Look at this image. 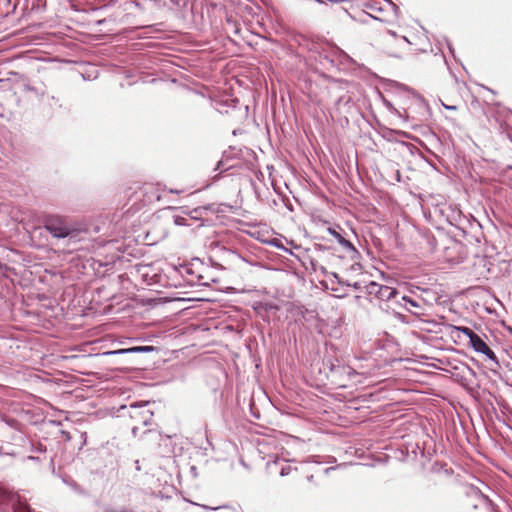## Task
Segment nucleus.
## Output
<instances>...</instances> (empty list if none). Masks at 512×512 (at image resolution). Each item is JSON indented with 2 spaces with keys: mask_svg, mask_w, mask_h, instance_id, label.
<instances>
[{
  "mask_svg": "<svg viewBox=\"0 0 512 512\" xmlns=\"http://www.w3.org/2000/svg\"><path fill=\"white\" fill-rule=\"evenodd\" d=\"M43 227L52 237L57 239L73 237L78 232V229L71 220L59 215H48L44 217Z\"/></svg>",
  "mask_w": 512,
  "mask_h": 512,
  "instance_id": "nucleus-1",
  "label": "nucleus"
},
{
  "mask_svg": "<svg viewBox=\"0 0 512 512\" xmlns=\"http://www.w3.org/2000/svg\"><path fill=\"white\" fill-rule=\"evenodd\" d=\"M366 7L381 15L372 16L379 21L392 22L398 17L399 8L391 0H371L366 4Z\"/></svg>",
  "mask_w": 512,
  "mask_h": 512,
  "instance_id": "nucleus-2",
  "label": "nucleus"
},
{
  "mask_svg": "<svg viewBox=\"0 0 512 512\" xmlns=\"http://www.w3.org/2000/svg\"><path fill=\"white\" fill-rule=\"evenodd\" d=\"M150 406V402H135L130 404V418L135 422H140L143 426H149L152 424L153 412L150 408H146L143 411H139L142 407Z\"/></svg>",
  "mask_w": 512,
  "mask_h": 512,
  "instance_id": "nucleus-3",
  "label": "nucleus"
},
{
  "mask_svg": "<svg viewBox=\"0 0 512 512\" xmlns=\"http://www.w3.org/2000/svg\"><path fill=\"white\" fill-rule=\"evenodd\" d=\"M130 276H132L134 280H141L143 283L151 285L155 274H152L151 265L135 264L130 266Z\"/></svg>",
  "mask_w": 512,
  "mask_h": 512,
  "instance_id": "nucleus-4",
  "label": "nucleus"
},
{
  "mask_svg": "<svg viewBox=\"0 0 512 512\" xmlns=\"http://www.w3.org/2000/svg\"><path fill=\"white\" fill-rule=\"evenodd\" d=\"M470 346L477 352L485 355L488 359L498 364L496 354L490 349L486 342L478 335L475 334L469 341Z\"/></svg>",
  "mask_w": 512,
  "mask_h": 512,
  "instance_id": "nucleus-5",
  "label": "nucleus"
},
{
  "mask_svg": "<svg viewBox=\"0 0 512 512\" xmlns=\"http://www.w3.org/2000/svg\"><path fill=\"white\" fill-rule=\"evenodd\" d=\"M397 303L399 306L403 307L406 311L413 315L420 316L424 314L423 305L408 296H402L401 300L397 301Z\"/></svg>",
  "mask_w": 512,
  "mask_h": 512,
  "instance_id": "nucleus-6",
  "label": "nucleus"
},
{
  "mask_svg": "<svg viewBox=\"0 0 512 512\" xmlns=\"http://www.w3.org/2000/svg\"><path fill=\"white\" fill-rule=\"evenodd\" d=\"M152 364V360L148 356L138 359L137 355H130V373L132 371L146 370Z\"/></svg>",
  "mask_w": 512,
  "mask_h": 512,
  "instance_id": "nucleus-7",
  "label": "nucleus"
},
{
  "mask_svg": "<svg viewBox=\"0 0 512 512\" xmlns=\"http://www.w3.org/2000/svg\"><path fill=\"white\" fill-rule=\"evenodd\" d=\"M398 295V291L395 288L381 285L377 290V298L382 301H388L395 298Z\"/></svg>",
  "mask_w": 512,
  "mask_h": 512,
  "instance_id": "nucleus-8",
  "label": "nucleus"
},
{
  "mask_svg": "<svg viewBox=\"0 0 512 512\" xmlns=\"http://www.w3.org/2000/svg\"><path fill=\"white\" fill-rule=\"evenodd\" d=\"M329 233L331 235H333L335 237V239L337 240V242L344 248L346 249L347 251H350L352 252L353 254H357V250L355 249V247L353 246V244L346 240L340 233H338L336 230L332 229V228H329L328 229Z\"/></svg>",
  "mask_w": 512,
  "mask_h": 512,
  "instance_id": "nucleus-9",
  "label": "nucleus"
},
{
  "mask_svg": "<svg viewBox=\"0 0 512 512\" xmlns=\"http://www.w3.org/2000/svg\"><path fill=\"white\" fill-rule=\"evenodd\" d=\"M132 232H133V240L136 243H142L145 245L152 244V242H150V239H149V230L148 229H143L140 231V230L136 229L135 226H133Z\"/></svg>",
  "mask_w": 512,
  "mask_h": 512,
  "instance_id": "nucleus-10",
  "label": "nucleus"
},
{
  "mask_svg": "<svg viewBox=\"0 0 512 512\" xmlns=\"http://www.w3.org/2000/svg\"><path fill=\"white\" fill-rule=\"evenodd\" d=\"M135 7L141 12L151 10L154 6L153 0H130V8Z\"/></svg>",
  "mask_w": 512,
  "mask_h": 512,
  "instance_id": "nucleus-11",
  "label": "nucleus"
},
{
  "mask_svg": "<svg viewBox=\"0 0 512 512\" xmlns=\"http://www.w3.org/2000/svg\"><path fill=\"white\" fill-rule=\"evenodd\" d=\"M157 348L154 346H139V345H130V355H138L140 353H151L156 351Z\"/></svg>",
  "mask_w": 512,
  "mask_h": 512,
  "instance_id": "nucleus-12",
  "label": "nucleus"
},
{
  "mask_svg": "<svg viewBox=\"0 0 512 512\" xmlns=\"http://www.w3.org/2000/svg\"><path fill=\"white\" fill-rule=\"evenodd\" d=\"M126 409V404H120L119 406H112L109 408V413L113 417H119L121 416V411Z\"/></svg>",
  "mask_w": 512,
  "mask_h": 512,
  "instance_id": "nucleus-13",
  "label": "nucleus"
},
{
  "mask_svg": "<svg viewBox=\"0 0 512 512\" xmlns=\"http://www.w3.org/2000/svg\"><path fill=\"white\" fill-rule=\"evenodd\" d=\"M381 285L374 282V281H371L369 284L366 285V292L370 295H375L377 297V290L378 288H380Z\"/></svg>",
  "mask_w": 512,
  "mask_h": 512,
  "instance_id": "nucleus-14",
  "label": "nucleus"
},
{
  "mask_svg": "<svg viewBox=\"0 0 512 512\" xmlns=\"http://www.w3.org/2000/svg\"><path fill=\"white\" fill-rule=\"evenodd\" d=\"M332 276L337 280L338 284H340V285H347V286H351V284H350V283H348V282H344L342 279H340L337 273H332ZM352 287H353L355 290H360V289H361V285H360V283H359V282H355L354 284H352Z\"/></svg>",
  "mask_w": 512,
  "mask_h": 512,
  "instance_id": "nucleus-15",
  "label": "nucleus"
},
{
  "mask_svg": "<svg viewBox=\"0 0 512 512\" xmlns=\"http://www.w3.org/2000/svg\"><path fill=\"white\" fill-rule=\"evenodd\" d=\"M457 330H459L464 335H466L469 338V341L476 334L472 329H470L468 327H457Z\"/></svg>",
  "mask_w": 512,
  "mask_h": 512,
  "instance_id": "nucleus-16",
  "label": "nucleus"
},
{
  "mask_svg": "<svg viewBox=\"0 0 512 512\" xmlns=\"http://www.w3.org/2000/svg\"><path fill=\"white\" fill-rule=\"evenodd\" d=\"M264 308L266 312H276L279 310V306L275 303H266Z\"/></svg>",
  "mask_w": 512,
  "mask_h": 512,
  "instance_id": "nucleus-17",
  "label": "nucleus"
},
{
  "mask_svg": "<svg viewBox=\"0 0 512 512\" xmlns=\"http://www.w3.org/2000/svg\"><path fill=\"white\" fill-rule=\"evenodd\" d=\"M471 493L474 495H479L484 501L489 502L488 497L484 495L478 488L471 487Z\"/></svg>",
  "mask_w": 512,
  "mask_h": 512,
  "instance_id": "nucleus-18",
  "label": "nucleus"
},
{
  "mask_svg": "<svg viewBox=\"0 0 512 512\" xmlns=\"http://www.w3.org/2000/svg\"><path fill=\"white\" fill-rule=\"evenodd\" d=\"M272 244L277 247L278 249H282L284 250L285 252H288L289 254H292V252L290 250H288L287 248H285L279 240L275 239Z\"/></svg>",
  "mask_w": 512,
  "mask_h": 512,
  "instance_id": "nucleus-19",
  "label": "nucleus"
},
{
  "mask_svg": "<svg viewBox=\"0 0 512 512\" xmlns=\"http://www.w3.org/2000/svg\"><path fill=\"white\" fill-rule=\"evenodd\" d=\"M290 466H285V467H282L281 471H280V475L281 476H286L290 473Z\"/></svg>",
  "mask_w": 512,
  "mask_h": 512,
  "instance_id": "nucleus-20",
  "label": "nucleus"
},
{
  "mask_svg": "<svg viewBox=\"0 0 512 512\" xmlns=\"http://www.w3.org/2000/svg\"><path fill=\"white\" fill-rule=\"evenodd\" d=\"M117 73L119 75H122L125 79L128 78V70H126L125 68L118 69Z\"/></svg>",
  "mask_w": 512,
  "mask_h": 512,
  "instance_id": "nucleus-21",
  "label": "nucleus"
},
{
  "mask_svg": "<svg viewBox=\"0 0 512 512\" xmlns=\"http://www.w3.org/2000/svg\"><path fill=\"white\" fill-rule=\"evenodd\" d=\"M350 101V98H345L344 96H341L338 98L336 105L339 106L342 102L348 103Z\"/></svg>",
  "mask_w": 512,
  "mask_h": 512,
  "instance_id": "nucleus-22",
  "label": "nucleus"
},
{
  "mask_svg": "<svg viewBox=\"0 0 512 512\" xmlns=\"http://www.w3.org/2000/svg\"><path fill=\"white\" fill-rule=\"evenodd\" d=\"M131 430H132L133 435H134V436H137V435H138V432H139V430H140V427H139L138 425L134 424V425L132 426Z\"/></svg>",
  "mask_w": 512,
  "mask_h": 512,
  "instance_id": "nucleus-23",
  "label": "nucleus"
},
{
  "mask_svg": "<svg viewBox=\"0 0 512 512\" xmlns=\"http://www.w3.org/2000/svg\"><path fill=\"white\" fill-rule=\"evenodd\" d=\"M202 507L206 510H217V509H221V508H228L227 506H221V507H215V508H212V507H209V506H206V505H202Z\"/></svg>",
  "mask_w": 512,
  "mask_h": 512,
  "instance_id": "nucleus-24",
  "label": "nucleus"
},
{
  "mask_svg": "<svg viewBox=\"0 0 512 512\" xmlns=\"http://www.w3.org/2000/svg\"><path fill=\"white\" fill-rule=\"evenodd\" d=\"M126 352H128V349H120L118 351L108 352V354H118V353H126Z\"/></svg>",
  "mask_w": 512,
  "mask_h": 512,
  "instance_id": "nucleus-25",
  "label": "nucleus"
},
{
  "mask_svg": "<svg viewBox=\"0 0 512 512\" xmlns=\"http://www.w3.org/2000/svg\"><path fill=\"white\" fill-rule=\"evenodd\" d=\"M351 269H352V270H354V271H356V270L360 269V264H359V263H355V264H353V265L351 266Z\"/></svg>",
  "mask_w": 512,
  "mask_h": 512,
  "instance_id": "nucleus-26",
  "label": "nucleus"
},
{
  "mask_svg": "<svg viewBox=\"0 0 512 512\" xmlns=\"http://www.w3.org/2000/svg\"><path fill=\"white\" fill-rule=\"evenodd\" d=\"M28 460H32V461H38L39 460V457H35V456H28L27 457Z\"/></svg>",
  "mask_w": 512,
  "mask_h": 512,
  "instance_id": "nucleus-27",
  "label": "nucleus"
},
{
  "mask_svg": "<svg viewBox=\"0 0 512 512\" xmlns=\"http://www.w3.org/2000/svg\"><path fill=\"white\" fill-rule=\"evenodd\" d=\"M444 107L448 110H455L456 107L455 106H448V105H444Z\"/></svg>",
  "mask_w": 512,
  "mask_h": 512,
  "instance_id": "nucleus-28",
  "label": "nucleus"
},
{
  "mask_svg": "<svg viewBox=\"0 0 512 512\" xmlns=\"http://www.w3.org/2000/svg\"><path fill=\"white\" fill-rule=\"evenodd\" d=\"M335 467H328L325 469V473L328 474L330 471L334 470Z\"/></svg>",
  "mask_w": 512,
  "mask_h": 512,
  "instance_id": "nucleus-29",
  "label": "nucleus"
},
{
  "mask_svg": "<svg viewBox=\"0 0 512 512\" xmlns=\"http://www.w3.org/2000/svg\"><path fill=\"white\" fill-rule=\"evenodd\" d=\"M151 432H152V430H151V429H147V430H145V431L143 432V434L151 433Z\"/></svg>",
  "mask_w": 512,
  "mask_h": 512,
  "instance_id": "nucleus-30",
  "label": "nucleus"
},
{
  "mask_svg": "<svg viewBox=\"0 0 512 512\" xmlns=\"http://www.w3.org/2000/svg\"><path fill=\"white\" fill-rule=\"evenodd\" d=\"M135 464H136V468L139 470V469H140V467H139V461H138V460H137V461H135Z\"/></svg>",
  "mask_w": 512,
  "mask_h": 512,
  "instance_id": "nucleus-31",
  "label": "nucleus"
},
{
  "mask_svg": "<svg viewBox=\"0 0 512 512\" xmlns=\"http://www.w3.org/2000/svg\"><path fill=\"white\" fill-rule=\"evenodd\" d=\"M130 343L137 341V339L129 338Z\"/></svg>",
  "mask_w": 512,
  "mask_h": 512,
  "instance_id": "nucleus-32",
  "label": "nucleus"
},
{
  "mask_svg": "<svg viewBox=\"0 0 512 512\" xmlns=\"http://www.w3.org/2000/svg\"><path fill=\"white\" fill-rule=\"evenodd\" d=\"M312 478H313V476L311 475L310 477H308V480L312 481Z\"/></svg>",
  "mask_w": 512,
  "mask_h": 512,
  "instance_id": "nucleus-33",
  "label": "nucleus"
}]
</instances>
